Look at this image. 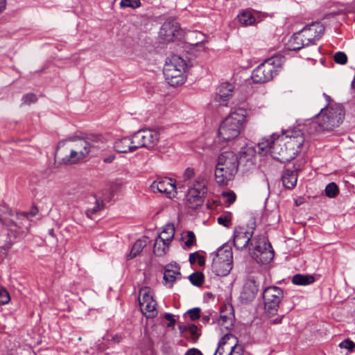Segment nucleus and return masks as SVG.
Here are the masks:
<instances>
[{
	"label": "nucleus",
	"instance_id": "obj_1",
	"mask_svg": "<svg viewBox=\"0 0 355 355\" xmlns=\"http://www.w3.org/2000/svg\"><path fill=\"white\" fill-rule=\"evenodd\" d=\"M304 142L303 133L299 129L287 130L282 135L272 134L270 138H263L258 144V153L261 155L269 153L281 162H290L300 153Z\"/></svg>",
	"mask_w": 355,
	"mask_h": 355
},
{
	"label": "nucleus",
	"instance_id": "obj_2",
	"mask_svg": "<svg viewBox=\"0 0 355 355\" xmlns=\"http://www.w3.org/2000/svg\"><path fill=\"white\" fill-rule=\"evenodd\" d=\"M239 162L238 155L233 151L221 153L217 159L215 169V180L220 185H227L238 171Z\"/></svg>",
	"mask_w": 355,
	"mask_h": 355
},
{
	"label": "nucleus",
	"instance_id": "obj_3",
	"mask_svg": "<svg viewBox=\"0 0 355 355\" xmlns=\"http://www.w3.org/2000/svg\"><path fill=\"white\" fill-rule=\"evenodd\" d=\"M247 110L238 108L232 111L220 123L219 137L225 141L236 139L244 128L246 123Z\"/></svg>",
	"mask_w": 355,
	"mask_h": 355
},
{
	"label": "nucleus",
	"instance_id": "obj_4",
	"mask_svg": "<svg viewBox=\"0 0 355 355\" xmlns=\"http://www.w3.org/2000/svg\"><path fill=\"white\" fill-rule=\"evenodd\" d=\"M345 110L340 104H332L325 106L315 115V123L319 130L322 131H331L340 126L345 119Z\"/></svg>",
	"mask_w": 355,
	"mask_h": 355
},
{
	"label": "nucleus",
	"instance_id": "obj_5",
	"mask_svg": "<svg viewBox=\"0 0 355 355\" xmlns=\"http://www.w3.org/2000/svg\"><path fill=\"white\" fill-rule=\"evenodd\" d=\"M187 63L180 56L173 55L166 62L163 73L168 84L173 87L182 85L184 83V76Z\"/></svg>",
	"mask_w": 355,
	"mask_h": 355
},
{
	"label": "nucleus",
	"instance_id": "obj_6",
	"mask_svg": "<svg viewBox=\"0 0 355 355\" xmlns=\"http://www.w3.org/2000/svg\"><path fill=\"white\" fill-rule=\"evenodd\" d=\"M262 297L265 312L269 316H273L278 311L279 304L284 297V291L278 286H268L263 290Z\"/></svg>",
	"mask_w": 355,
	"mask_h": 355
},
{
	"label": "nucleus",
	"instance_id": "obj_7",
	"mask_svg": "<svg viewBox=\"0 0 355 355\" xmlns=\"http://www.w3.org/2000/svg\"><path fill=\"white\" fill-rule=\"evenodd\" d=\"M256 227L255 220L252 218L248 225V227L238 226L234 229V245L238 250H243L248 245L254 246L257 239L251 241L254 230Z\"/></svg>",
	"mask_w": 355,
	"mask_h": 355
},
{
	"label": "nucleus",
	"instance_id": "obj_8",
	"mask_svg": "<svg viewBox=\"0 0 355 355\" xmlns=\"http://www.w3.org/2000/svg\"><path fill=\"white\" fill-rule=\"evenodd\" d=\"M250 254L257 263L261 264L269 263L274 257V251L269 242L265 238H259L254 243Z\"/></svg>",
	"mask_w": 355,
	"mask_h": 355
},
{
	"label": "nucleus",
	"instance_id": "obj_9",
	"mask_svg": "<svg viewBox=\"0 0 355 355\" xmlns=\"http://www.w3.org/2000/svg\"><path fill=\"white\" fill-rule=\"evenodd\" d=\"M132 139L137 149L139 148L151 149L159 141V133L153 129H142L133 134Z\"/></svg>",
	"mask_w": 355,
	"mask_h": 355
},
{
	"label": "nucleus",
	"instance_id": "obj_10",
	"mask_svg": "<svg viewBox=\"0 0 355 355\" xmlns=\"http://www.w3.org/2000/svg\"><path fill=\"white\" fill-rule=\"evenodd\" d=\"M324 26L320 21H313L300 31L305 40V43L314 45L320 40L324 33Z\"/></svg>",
	"mask_w": 355,
	"mask_h": 355
},
{
	"label": "nucleus",
	"instance_id": "obj_11",
	"mask_svg": "<svg viewBox=\"0 0 355 355\" xmlns=\"http://www.w3.org/2000/svg\"><path fill=\"white\" fill-rule=\"evenodd\" d=\"M276 75L277 70L274 67L264 61L253 70L251 78L255 83H263L270 81Z\"/></svg>",
	"mask_w": 355,
	"mask_h": 355
},
{
	"label": "nucleus",
	"instance_id": "obj_12",
	"mask_svg": "<svg viewBox=\"0 0 355 355\" xmlns=\"http://www.w3.org/2000/svg\"><path fill=\"white\" fill-rule=\"evenodd\" d=\"M151 189L165 194L168 198L174 197L176 193L175 181L168 178H158L151 184Z\"/></svg>",
	"mask_w": 355,
	"mask_h": 355
},
{
	"label": "nucleus",
	"instance_id": "obj_13",
	"mask_svg": "<svg viewBox=\"0 0 355 355\" xmlns=\"http://www.w3.org/2000/svg\"><path fill=\"white\" fill-rule=\"evenodd\" d=\"M257 150L254 147L245 146L241 148L238 157L239 166L243 171H248L255 164Z\"/></svg>",
	"mask_w": 355,
	"mask_h": 355
},
{
	"label": "nucleus",
	"instance_id": "obj_14",
	"mask_svg": "<svg viewBox=\"0 0 355 355\" xmlns=\"http://www.w3.org/2000/svg\"><path fill=\"white\" fill-rule=\"evenodd\" d=\"M234 87L229 83H223L217 88L215 101L220 106H227L232 96Z\"/></svg>",
	"mask_w": 355,
	"mask_h": 355
},
{
	"label": "nucleus",
	"instance_id": "obj_15",
	"mask_svg": "<svg viewBox=\"0 0 355 355\" xmlns=\"http://www.w3.org/2000/svg\"><path fill=\"white\" fill-rule=\"evenodd\" d=\"M156 305L157 303L153 300V296L146 292L142 294L141 298H139L140 309L144 314L148 313V318L155 316Z\"/></svg>",
	"mask_w": 355,
	"mask_h": 355
},
{
	"label": "nucleus",
	"instance_id": "obj_16",
	"mask_svg": "<svg viewBox=\"0 0 355 355\" xmlns=\"http://www.w3.org/2000/svg\"><path fill=\"white\" fill-rule=\"evenodd\" d=\"M179 28L178 23L173 20H168L161 26L159 35L164 40L170 42L173 40Z\"/></svg>",
	"mask_w": 355,
	"mask_h": 355
},
{
	"label": "nucleus",
	"instance_id": "obj_17",
	"mask_svg": "<svg viewBox=\"0 0 355 355\" xmlns=\"http://www.w3.org/2000/svg\"><path fill=\"white\" fill-rule=\"evenodd\" d=\"M132 138V135L117 139L114 145L115 150L120 153H127L137 150V146L134 144V141Z\"/></svg>",
	"mask_w": 355,
	"mask_h": 355
},
{
	"label": "nucleus",
	"instance_id": "obj_18",
	"mask_svg": "<svg viewBox=\"0 0 355 355\" xmlns=\"http://www.w3.org/2000/svg\"><path fill=\"white\" fill-rule=\"evenodd\" d=\"M233 263L230 262H222L218 259H213L211 270L217 276H227L232 269Z\"/></svg>",
	"mask_w": 355,
	"mask_h": 355
},
{
	"label": "nucleus",
	"instance_id": "obj_19",
	"mask_svg": "<svg viewBox=\"0 0 355 355\" xmlns=\"http://www.w3.org/2000/svg\"><path fill=\"white\" fill-rule=\"evenodd\" d=\"M205 195L198 193L196 190H190L188 189L187 194V205L189 208L196 209L200 207L204 202Z\"/></svg>",
	"mask_w": 355,
	"mask_h": 355
},
{
	"label": "nucleus",
	"instance_id": "obj_20",
	"mask_svg": "<svg viewBox=\"0 0 355 355\" xmlns=\"http://www.w3.org/2000/svg\"><path fill=\"white\" fill-rule=\"evenodd\" d=\"M259 288L254 281L246 284L241 293V299L243 302L248 303L252 302L257 295Z\"/></svg>",
	"mask_w": 355,
	"mask_h": 355
},
{
	"label": "nucleus",
	"instance_id": "obj_21",
	"mask_svg": "<svg viewBox=\"0 0 355 355\" xmlns=\"http://www.w3.org/2000/svg\"><path fill=\"white\" fill-rule=\"evenodd\" d=\"M67 141L71 144L69 145L78 153L80 152L82 155L86 157L90 153L89 146L86 142L85 138H70Z\"/></svg>",
	"mask_w": 355,
	"mask_h": 355
},
{
	"label": "nucleus",
	"instance_id": "obj_22",
	"mask_svg": "<svg viewBox=\"0 0 355 355\" xmlns=\"http://www.w3.org/2000/svg\"><path fill=\"white\" fill-rule=\"evenodd\" d=\"M213 259H218L222 262H230L233 263V252L232 248L229 245H223L218 248L214 253Z\"/></svg>",
	"mask_w": 355,
	"mask_h": 355
},
{
	"label": "nucleus",
	"instance_id": "obj_23",
	"mask_svg": "<svg viewBox=\"0 0 355 355\" xmlns=\"http://www.w3.org/2000/svg\"><path fill=\"white\" fill-rule=\"evenodd\" d=\"M213 259H218L222 262H230L233 263V252L232 248L229 245H223L218 248L214 253Z\"/></svg>",
	"mask_w": 355,
	"mask_h": 355
},
{
	"label": "nucleus",
	"instance_id": "obj_24",
	"mask_svg": "<svg viewBox=\"0 0 355 355\" xmlns=\"http://www.w3.org/2000/svg\"><path fill=\"white\" fill-rule=\"evenodd\" d=\"M282 180L286 188H294L297 180V171L295 169L286 168L282 176Z\"/></svg>",
	"mask_w": 355,
	"mask_h": 355
},
{
	"label": "nucleus",
	"instance_id": "obj_25",
	"mask_svg": "<svg viewBox=\"0 0 355 355\" xmlns=\"http://www.w3.org/2000/svg\"><path fill=\"white\" fill-rule=\"evenodd\" d=\"M290 49L292 51H299L304 46H308L305 43V40L300 31L293 35L288 42Z\"/></svg>",
	"mask_w": 355,
	"mask_h": 355
},
{
	"label": "nucleus",
	"instance_id": "obj_26",
	"mask_svg": "<svg viewBox=\"0 0 355 355\" xmlns=\"http://www.w3.org/2000/svg\"><path fill=\"white\" fill-rule=\"evenodd\" d=\"M238 20L243 26H252L256 23V18L252 12L249 10H245L241 12L237 16Z\"/></svg>",
	"mask_w": 355,
	"mask_h": 355
},
{
	"label": "nucleus",
	"instance_id": "obj_27",
	"mask_svg": "<svg viewBox=\"0 0 355 355\" xmlns=\"http://www.w3.org/2000/svg\"><path fill=\"white\" fill-rule=\"evenodd\" d=\"M146 245V239H139L132 245L131 250L126 256L127 260H130L136 257L143 250L144 247Z\"/></svg>",
	"mask_w": 355,
	"mask_h": 355
},
{
	"label": "nucleus",
	"instance_id": "obj_28",
	"mask_svg": "<svg viewBox=\"0 0 355 355\" xmlns=\"http://www.w3.org/2000/svg\"><path fill=\"white\" fill-rule=\"evenodd\" d=\"M85 139L89 146L90 153L99 148L100 144L104 143V138L101 135L91 134L85 138Z\"/></svg>",
	"mask_w": 355,
	"mask_h": 355
},
{
	"label": "nucleus",
	"instance_id": "obj_29",
	"mask_svg": "<svg viewBox=\"0 0 355 355\" xmlns=\"http://www.w3.org/2000/svg\"><path fill=\"white\" fill-rule=\"evenodd\" d=\"M169 245L170 243L157 237L153 247L154 254L157 257L165 255L168 250Z\"/></svg>",
	"mask_w": 355,
	"mask_h": 355
},
{
	"label": "nucleus",
	"instance_id": "obj_30",
	"mask_svg": "<svg viewBox=\"0 0 355 355\" xmlns=\"http://www.w3.org/2000/svg\"><path fill=\"white\" fill-rule=\"evenodd\" d=\"M315 282V277L311 275L296 274L292 278L293 284L300 286H306Z\"/></svg>",
	"mask_w": 355,
	"mask_h": 355
},
{
	"label": "nucleus",
	"instance_id": "obj_31",
	"mask_svg": "<svg viewBox=\"0 0 355 355\" xmlns=\"http://www.w3.org/2000/svg\"><path fill=\"white\" fill-rule=\"evenodd\" d=\"M175 235V227L173 224H167L164 230L157 236V238L171 243Z\"/></svg>",
	"mask_w": 355,
	"mask_h": 355
},
{
	"label": "nucleus",
	"instance_id": "obj_32",
	"mask_svg": "<svg viewBox=\"0 0 355 355\" xmlns=\"http://www.w3.org/2000/svg\"><path fill=\"white\" fill-rule=\"evenodd\" d=\"M70 150V153L69 155H66L62 158V162L65 164H76L78 162L83 159L85 158L84 156L82 155L80 152H78L73 149L69 146H68Z\"/></svg>",
	"mask_w": 355,
	"mask_h": 355
},
{
	"label": "nucleus",
	"instance_id": "obj_33",
	"mask_svg": "<svg viewBox=\"0 0 355 355\" xmlns=\"http://www.w3.org/2000/svg\"><path fill=\"white\" fill-rule=\"evenodd\" d=\"M285 60V57L283 55L277 54L267 59L265 62L270 64L272 67H274L277 73L282 64L284 63Z\"/></svg>",
	"mask_w": 355,
	"mask_h": 355
},
{
	"label": "nucleus",
	"instance_id": "obj_34",
	"mask_svg": "<svg viewBox=\"0 0 355 355\" xmlns=\"http://www.w3.org/2000/svg\"><path fill=\"white\" fill-rule=\"evenodd\" d=\"M181 276V273L179 270L166 268L164 274V280L166 282L173 284L177 279H180Z\"/></svg>",
	"mask_w": 355,
	"mask_h": 355
},
{
	"label": "nucleus",
	"instance_id": "obj_35",
	"mask_svg": "<svg viewBox=\"0 0 355 355\" xmlns=\"http://www.w3.org/2000/svg\"><path fill=\"white\" fill-rule=\"evenodd\" d=\"M190 190H196L201 195H205L207 192L206 187V181L203 178H198L196 180L192 187H189Z\"/></svg>",
	"mask_w": 355,
	"mask_h": 355
},
{
	"label": "nucleus",
	"instance_id": "obj_36",
	"mask_svg": "<svg viewBox=\"0 0 355 355\" xmlns=\"http://www.w3.org/2000/svg\"><path fill=\"white\" fill-rule=\"evenodd\" d=\"M94 198L95 205L92 208L87 209L86 211V215L89 218H92V215L103 209L105 206V204L102 200L97 199L96 196H94Z\"/></svg>",
	"mask_w": 355,
	"mask_h": 355
},
{
	"label": "nucleus",
	"instance_id": "obj_37",
	"mask_svg": "<svg viewBox=\"0 0 355 355\" xmlns=\"http://www.w3.org/2000/svg\"><path fill=\"white\" fill-rule=\"evenodd\" d=\"M204 275L201 272H196L189 275V279L190 282L196 286L200 287L204 282Z\"/></svg>",
	"mask_w": 355,
	"mask_h": 355
},
{
	"label": "nucleus",
	"instance_id": "obj_38",
	"mask_svg": "<svg viewBox=\"0 0 355 355\" xmlns=\"http://www.w3.org/2000/svg\"><path fill=\"white\" fill-rule=\"evenodd\" d=\"M324 191L327 197L335 198L339 193V189L335 182H330L326 186Z\"/></svg>",
	"mask_w": 355,
	"mask_h": 355
},
{
	"label": "nucleus",
	"instance_id": "obj_39",
	"mask_svg": "<svg viewBox=\"0 0 355 355\" xmlns=\"http://www.w3.org/2000/svg\"><path fill=\"white\" fill-rule=\"evenodd\" d=\"M217 221L218 224L223 225L226 227H230L232 225V214L231 213H227L225 215L220 216L217 218Z\"/></svg>",
	"mask_w": 355,
	"mask_h": 355
},
{
	"label": "nucleus",
	"instance_id": "obj_40",
	"mask_svg": "<svg viewBox=\"0 0 355 355\" xmlns=\"http://www.w3.org/2000/svg\"><path fill=\"white\" fill-rule=\"evenodd\" d=\"M140 0H121L120 2V6L121 8H137L140 7Z\"/></svg>",
	"mask_w": 355,
	"mask_h": 355
},
{
	"label": "nucleus",
	"instance_id": "obj_41",
	"mask_svg": "<svg viewBox=\"0 0 355 355\" xmlns=\"http://www.w3.org/2000/svg\"><path fill=\"white\" fill-rule=\"evenodd\" d=\"M196 243V239L195 234L192 231H188L185 236L184 245L186 248H189Z\"/></svg>",
	"mask_w": 355,
	"mask_h": 355
},
{
	"label": "nucleus",
	"instance_id": "obj_42",
	"mask_svg": "<svg viewBox=\"0 0 355 355\" xmlns=\"http://www.w3.org/2000/svg\"><path fill=\"white\" fill-rule=\"evenodd\" d=\"M187 333L189 334V338L192 340L193 343H196L200 336V334L198 333V327L194 324L189 325Z\"/></svg>",
	"mask_w": 355,
	"mask_h": 355
},
{
	"label": "nucleus",
	"instance_id": "obj_43",
	"mask_svg": "<svg viewBox=\"0 0 355 355\" xmlns=\"http://www.w3.org/2000/svg\"><path fill=\"white\" fill-rule=\"evenodd\" d=\"M38 213V209L36 207H33L30 211L28 212H21L17 213V218H20L22 217L25 220L26 223H28V216H35Z\"/></svg>",
	"mask_w": 355,
	"mask_h": 355
},
{
	"label": "nucleus",
	"instance_id": "obj_44",
	"mask_svg": "<svg viewBox=\"0 0 355 355\" xmlns=\"http://www.w3.org/2000/svg\"><path fill=\"white\" fill-rule=\"evenodd\" d=\"M10 300L8 292L2 286H0V305L6 304Z\"/></svg>",
	"mask_w": 355,
	"mask_h": 355
},
{
	"label": "nucleus",
	"instance_id": "obj_45",
	"mask_svg": "<svg viewBox=\"0 0 355 355\" xmlns=\"http://www.w3.org/2000/svg\"><path fill=\"white\" fill-rule=\"evenodd\" d=\"M334 61L340 64H345L347 62V55L342 51H338L335 53L334 56Z\"/></svg>",
	"mask_w": 355,
	"mask_h": 355
},
{
	"label": "nucleus",
	"instance_id": "obj_46",
	"mask_svg": "<svg viewBox=\"0 0 355 355\" xmlns=\"http://www.w3.org/2000/svg\"><path fill=\"white\" fill-rule=\"evenodd\" d=\"M222 196L226 199V202L228 203V205L234 203L236 198V196L234 191L223 192Z\"/></svg>",
	"mask_w": 355,
	"mask_h": 355
},
{
	"label": "nucleus",
	"instance_id": "obj_47",
	"mask_svg": "<svg viewBox=\"0 0 355 355\" xmlns=\"http://www.w3.org/2000/svg\"><path fill=\"white\" fill-rule=\"evenodd\" d=\"M187 313L191 320H196L200 317V309L198 307L191 309L187 311Z\"/></svg>",
	"mask_w": 355,
	"mask_h": 355
},
{
	"label": "nucleus",
	"instance_id": "obj_48",
	"mask_svg": "<svg viewBox=\"0 0 355 355\" xmlns=\"http://www.w3.org/2000/svg\"><path fill=\"white\" fill-rule=\"evenodd\" d=\"M340 348L347 349L349 351L352 352L355 348V343L350 339H345L339 344Z\"/></svg>",
	"mask_w": 355,
	"mask_h": 355
},
{
	"label": "nucleus",
	"instance_id": "obj_49",
	"mask_svg": "<svg viewBox=\"0 0 355 355\" xmlns=\"http://www.w3.org/2000/svg\"><path fill=\"white\" fill-rule=\"evenodd\" d=\"M16 218L17 220L16 221V223L19 225H15V227H17L19 229V230L21 232H24V230H28V226L30 225V222L28 221V223H26L24 218L22 217L18 218L17 215L16 216Z\"/></svg>",
	"mask_w": 355,
	"mask_h": 355
},
{
	"label": "nucleus",
	"instance_id": "obj_50",
	"mask_svg": "<svg viewBox=\"0 0 355 355\" xmlns=\"http://www.w3.org/2000/svg\"><path fill=\"white\" fill-rule=\"evenodd\" d=\"M22 101L24 104L30 105L32 103H35L37 101V98L35 94L29 93L23 96Z\"/></svg>",
	"mask_w": 355,
	"mask_h": 355
},
{
	"label": "nucleus",
	"instance_id": "obj_51",
	"mask_svg": "<svg viewBox=\"0 0 355 355\" xmlns=\"http://www.w3.org/2000/svg\"><path fill=\"white\" fill-rule=\"evenodd\" d=\"M228 320L230 321V326H232V318L227 315H220L219 320H218V323L222 326H225V327L226 329H228L229 326L225 325V324L227 323Z\"/></svg>",
	"mask_w": 355,
	"mask_h": 355
},
{
	"label": "nucleus",
	"instance_id": "obj_52",
	"mask_svg": "<svg viewBox=\"0 0 355 355\" xmlns=\"http://www.w3.org/2000/svg\"><path fill=\"white\" fill-rule=\"evenodd\" d=\"M164 318L165 320L168 321V323L167 324L168 327H172L175 325L176 321L173 318V315L171 313H166L164 315Z\"/></svg>",
	"mask_w": 355,
	"mask_h": 355
},
{
	"label": "nucleus",
	"instance_id": "obj_53",
	"mask_svg": "<svg viewBox=\"0 0 355 355\" xmlns=\"http://www.w3.org/2000/svg\"><path fill=\"white\" fill-rule=\"evenodd\" d=\"M232 338L231 334H226L220 338L218 342V346L225 347L227 345V341Z\"/></svg>",
	"mask_w": 355,
	"mask_h": 355
},
{
	"label": "nucleus",
	"instance_id": "obj_54",
	"mask_svg": "<svg viewBox=\"0 0 355 355\" xmlns=\"http://www.w3.org/2000/svg\"><path fill=\"white\" fill-rule=\"evenodd\" d=\"M194 176V171L193 168H187L184 173V181L189 180Z\"/></svg>",
	"mask_w": 355,
	"mask_h": 355
},
{
	"label": "nucleus",
	"instance_id": "obj_55",
	"mask_svg": "<svg viewBox=\"0 0 355 355\" xmlns=\"http://www.w3.org/2000/svg\"><path fill=\"white\" fill-rule=\"evenodd\" d=\"M184 355H203L200 350L196 348L188 349Z\"/></svg>",
	"mask_w": 355,
	"mask_h": 355
},
{
	"label": "nucleus",
	"instance_id": "obj_56",
	"mask_svg": "<svg viewBox=\"0 0 355 355\" xmlns=\"http://www.w3.org/2000/svg\"><path fill=\"white\" fill-rule=\"evenodd\" d=\"M236 347V345H234V346H229L228 349H230V351L227 355H243L241 352L239 351H235Z\"/></svg>",
	"mask_w": 355,
	"mask_h": 355
},
{
	"label": "nucleus",
	"instance_id": "obj_57",
	"mask_svg": "<svg viewBox=\"0 0 355 355\" xmlns=\"http://www.w3.org/2000/svg\"><path fill=\"white\" fill-rule=\"evenodd\" d=\"M198 252H196L190 254V255H189V262L191 263V264L193 265V264H194L196 263V261L198 259Z\"/></svg>",
	"mask_w": 355,
	"mask_h": 355
},
{
	"label": "nucleus",
	"instance_id": "obj_58",
	"mask_svg": "<svg viewBox=\"0 0 355 355\" xmlns=\"http://www.w3.org/2000/svg\"><path fill=\"white\" fill-rule=\"evenodd\" d=\"M225 352V348L218 346L214 355H223Z\"/></svg>",
	"mask_w": 355,
	"mask_h": 355
},
{
	"label": "nucleus",
	"instance_id": "obj_59",
	"mask_svg": "<svg viewBox=\"0 0 355 355\" xmlns=\"http://www.w3.org/2000/svg\"><path fill=\"white\" fill-rule=\"evenodd\" d=\"M198 265L200 266H202L205 265V259L204 258L203 256L200 255L198 254Z\"/></svg>",
	"mask_w": 355,
	"mask_h": 355
},
{
	"label": "nucleus",
	"instance_id": "obj_60",
	"mask_svg": "<svg viewBox=\"0 0 355 355\" xmlns=\"http://www.w3.org/2000/svg\"><path fill=\"white\" fill-rule=\"evenodd\" d=\"M284 318V315H282L281 317L277 318L271 321V324H277L282 322V320Z\"/></svg>",
	"mask_w": 355,
	"mask_h": 355
},
{
	"label": "nucleus",
	"instance_id": "obj_61",
	"mask_svg": "<svg viewBox=\"0 0 355 355\" xmlns=\"http://www.w3.org/2000/svg\"><path fill=\"white\" fill-rule=\"evenodd\" d=\"M115 157L114 155H110L107 157L103 159V162L105 163H111L114 159Z\"/></svg>",
	"mask_w": 355,
	"mask_h": 355
},
{
	"label": "nucleus",
	"instance_id": "obj_62",
	"mask_svg": "<svg viewBox=\"0 0 355 355\" xmlns=\"http://www.w3.org/2000/svg\"><path fill=\"white\" fill-rule=\"evenodd\" d=\"M179 329H180V331L181 333L187 332V331H188V329H189V325H188V326H186V325H180V326H179Z\"/></svg>",
	"mask_w": 355,
	"mask_h": 355
},
{
	"label": "nucleus",
	"instance_id": "obj_63",
	"mask_svg": "<svg viewBox=\"0 0 355 355\" xmlns=\"http://www.w3.org/2000/svg\"><path fill=\"white\" fill-rule=\"evenodd\" d=\"M6 0H0V14L6 8Z\"/></svg>",
	"mask_w": 355,
	"mask_h": 355
},
{
	"label": "nucleus",
	"instance_id": "obj_64",
	"mask_svg": "<svg viewBox=\"0 0 355 355\" xmlns=\"http://www.w3.org/2000/svg\"><path fill=\"white\" fill-rule=\"evenodd\" d=\"M210 320V316L209 315H203L202 318V322L204 324L207 323Z\"/></svg>",
	"mask_w": 355,
	"mask_h": 355
}]
</instances>
